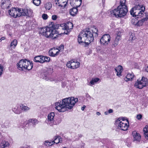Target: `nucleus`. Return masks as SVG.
Masks as SVG:
<instances>
[{"mask_svg":"<svg viewBox=\"0 0 148 148\" xmlns=\"http://www.w3.org/2000/svg\"><path fill=\"white\" fill-rule=\"evenodd\" d=\"M98 30L96 27H93L91 32L89 29H84L78 36L77 40L79 43L84 47L88 46V44L94 40V36H97Z\"/></svg>","mask_w":148,"mask_h":148,"instance_id":"nucleus-1","label":"nucleus"},{"mask_svg":"<svg viewBox=\"0 0 148 148\" xmlns=\"http://www.w3.org/2000/svg\"><path fill=\"white\" fill-rule=\"evenodd\" d=\"M78 101L77 98L74 97L66 98L62 99L60 102L56 103L55 108L60 112H64L66 110L71 109Z\"/></svg>","mask_w":148,"mask_h":148,"instance_id":"nucleus-2","label":"nucleus"},{"mask_svg":"<svg viewBox=\"0 0 148 148\" xmlns=\"http://www.w3.org/2000/svg\"><path fill=\"white\" fill-rule=\"evenodd\" d=\"M126 1V0H121L120 4L117 8L110 11L111 16L114 15L117 18L123 17L125 16L128 12Z\"/></svg>","mask_w":148,"mask_h":148,"instance_id":"nucleus-3","label":"nucleus"},{"mask_svg":"<svg viewBox=\"0 0 148 148\" xmlns=\"http://www.w3.org/2000/svg\"><path fill=\"white\" fill-rule=\"evenodd\" d=\"M52 24V23H51V26L49 25V27L42 28L40 32V33L47 38H53V39H55L56 38L57 35L56 36H54V35L57 34L58 32L56 29V27Z\"/></svg>","mask_w":148,"mask_h":148,"instance_id":"nucleus-4","label":"nucleus"},{"mask_svg":"<svg viewBox=\"0 0 148 148\" xmlns=\"http://www.w3.org/2000/svg\"><path fill=\"white\" fill-rule=\"evenodd\" d=\"M145 7L142 5L138 4L135 5L131 10V14L137 18H141L144 16Z\"/></svg>","mask_w":148,"mask_h":148,"instance_id":"nucleus-5","label":"nucleus"},{"mask_svg":"<svg viewBox=\"0 0 148 148\" xmlns=\"http://www.w3.org/2000/svg\"><path fill=\"white\" fill-rule=\"evenodd\" d=\"M33 64L30 61L27 59L21 60L17 64V68L21 71L25 70H30L33 68Z\"/></svg>","mask_w":148,"mask_h":148,"instance_id":"nucleus-6","label":"nucleus"},{"mask_svg":"<svg viewBox=\"0 0 148 148\" xmlns=\"http://www.w3.org/2000/svg\"><path fill=\"white\" fill-rule=\"evenodd\" d=\"M128 123L125 122L123 120H121L120 118L118 119L115 122V125L119 129L123 131L127 130L129 126V123L127 120Z\"/></svg>","mask_w":148,"mask_h":148,"instance_id":"nucleus-7","label":"nucleus"},{"mask_svg":"<svg viewBox=\"0 0 148 148\" xmlns=\"http://www.w3.org/2000/svg\"><path fill=\"white\" fill-rule=\"evenodd\" d=\"M148 84L147 79L143 77L141 80L138 79L137 80L134 86L136 88L141 89L146 86Z\"/></svg>","mask_w":148,"mask_h":148,"instance_id":"nucleus-8","label":"nucleus"},{"mask_svg":"<svg viewBox=\"0 0 148 148\" xmlns=\"http://www.w3.org/2000/svg\"><path fill=\"white\" fill-rule=\"evenodd\" d=\"M110 40V36L109 34H107L102 36L100 40V42L102 45H106Z\"/></svg>","mask_w":148,"mask_h":148,"instance_id":"nucleus-9","label":"nucleus"},{"mask_svg":"<svg viewBox=\"0 0 148 148\" xmlns=\"http://www.w3.org/2000/svg\"><path fill=\"white\" fill-rule=\"evenodd\" d=\"M19 8H12L8 10V12L10 16L14 18L20 17L19 12L20 10H18Z\"/></svg>","mask_w":148,"mask_h":148,"instance_id":"nucleus-10","label":"nucleus"},{"mask_svg":"<svg viewBox=\"0 0 148 148\" xmlns=\"http://www.w3.org/2000/svg\"><path fill=\"white\" fill-rule=\"evenodd\" d=\"M52 73L51 69H49L46 71L44 72L42 74L43 78L47 81H52L53 79L50 77V75Z\"/></svg>","mask_w":148,"mask_h":148,"instance_id":"nucleus-11","label":"nucleus"},{"mask_svg":"<svg viewBox=\"0 0 148 148\" xmlns=\"http://www.w3.org/2000/svg\"><path fill=\"white\" fill-rule=\"evenodd\" d=\"M80 63L78 62H75L71 60L68 62L66 64L67 67L71 69H75L78 68L79 66Z\"/></svg>","mask_w":148,"mask_h":148,"instance_id":"nucleus-12","label":"nucleus"},{"mask_svg":"<svg viewBox=\"0 0 148 148\" xmlns=\"http://www.w3.org/2000/svg\"><path fill=\"white\" fill-rule=\"evenodd\" d=\"M55 114L53 112H51L47 116V123L52 125L54 121Z\"/></svg>","mask_w":148,"mask_h":148,"instance_id":"nucleus-13","label":"nucleus"},{"mask_svg":"<svg viewBox=\"0 0 148 148\" xmlns=\"http://www.w3.org/2000/svg\"><path fill=\"white\" fill-rule=\"evenodd\" d=\"M58 49L54 47L50 49L49 51V55L52 57L56 56L59 53V51H56Z\"/></svg>","mask_w":148,"mask_h":148,"instance_id":"nucleus-14","label":"nucleus"},{"mask_svg":"<svg viewBox=\"0 0 148 148\" xmlns=\"http://www.w3.org/2000/svg\"><path fill=\"white\" fill-rule=\"evenodd\" d=\"M132 135L133 137L134 141V142H139L140 140L141 136L135 131L132 132Z\"/></svg>","mask_w":148,"mask_h":148,"instance_id":"nucleus-15","label":"nucleus"},{"mask_svg":"<svg viewBox=\"0 0 148 148\" xmlns=\"http://www.w3.org/2000/svg\"><path fill=\"white\" fill-rule=\"evenodd\" d=\"M10 2L8 0H2L1 1V7L3 9H7L9 7Z\"/></svg>","mask_w":148,"mask_h":148,"instance_id":"nucleus-16","label":"nucleus"},{"mask_svg":"<svg viewBox=\"0 0 148 148\" xmlns=\"http://www.w3.org/2000/svg\"><path fill=\"white\" fill-rule=\"evenodd\" d=\"M10 123L9 121L5 120L3 119L1 120L0 125L3 128H8L10 126Z\"/></svg>","mask_w":148,"mask_h":148,"instance_id":"nucleus-17","label":"nucleus"},{"mask_svg":"<svg viewBox=\"0 0 148 148\" xmlns=\"http://www.w3.org/2000/svg\"><path fill=\"white\" fill-rule=\"evenodd\" d=\"M73 28V24L71 22H68L66 24L64 25V28L65 30H67V32H65L64 33L66 34H68V32L69 33L70 29H72Z\"/></svg>","mask_w":148,"mask_h":148,"instance_id":"nucleus-18","label":"nucleus"},{"mask_svg":"<svg viewBox=\"0 0 148 148\" xmlns=\"http://www.w3.org/2000/svg\"><path fill=\"white\" fill-rule=\"evenodd\" d=\"M3 137L1 136V134H0V141L2 140L0 144V148H4L9 145V143L7 141H3Z\"/></svg>","mask_w":148,"mask_h":148,"instance_id":"nucleus-19","label":"nucleus"},{"mask_svg":"<svg viewBox=\"0 0 148 148\" xmlns=\"http://www.w3.org/2000/svg\"><path fill=\"white\" fill-rule=\"evenodd\" d=\"M18 10H20V12H19L20 16H30V15L29 13L28 10L27 9H24L21 10V8H19L18 9Z\"/></svg>","mask_w":148,"mask_h":148,"instance_id":"nucleus-20","label":"nucleus"},{"mask_svg":"<svg viewBox=\"0 0 148 148\" xmlns=\"http://www.w3.org/2000/svg\"><path fill=\"white\" fill-rule=\"evenodd\" d=\"M12 111L17 114H19L22 112L21 106L17 105L15 108H12Z\"/></svg>","mask_w":148,"mask_h":148,"instance_id":"nucleus-21","label":"nucleus"},{"mask_svg":"<svg viewBox=\"0 0 148 148\" xmlns=\"http://www.w3.org/2000/svg\"><path fill=\"white\" fill-rule=\"evenodd\" d=\"M120 34L121 33L120 32H118L115 40L112 43V46H113L114 47H115L119 44V41L121 40Z\"/></svg>","mask_w":148,"mask_h":148,"instance_id":"nucleus-22","label":"nucleus"},{"mask_svg":"<svg viewBox=\"0 0 148 148\" xmlns=\"http://www.w3.org/2000/svg\"><path fill=\"white\" fill-rule=\"evenodd\" d=\"M43 58H44V56H38L34 58L33 61L36 62H40L42 63H44V61L43 60Z\"/></svg>","mask_w":148,"mask_h":148,"instance_id":"nucleus-23","label":"nucleus"},{"mask_svg":"<svg viewBox=\"0 0 148 148\" xmlns=\"http://www.w3.org/2000/svg\"><path fill=\"white\" fill-rule=\"evenodd\" d=\"M116 72L117 73L116 75L120 77L121 76V73L123 71L122 66L121 65H119L117 67L115 68Z\"/></svg>","mask_w":148,"mask_h":148,"instance_id":"nucleus-24","label":"nucleus"},{"mask_svg":"<svg viewBox=\"0 0 148 148\" xmlns=\"http://www.w3.org/2000/svg\"><path fill=\"white\" fill-rule=\"evenodd\" d=\"M134 77V74L132 73H128L126 76L124 80L126 82L132 80Z\"/></svg>","mask_w":148,"mask_h":148,"instance_id":"nucleus-25","label":"nucleus"},{"mask_svg":"<svg viewBox=\"0 0 148 148\" xmlns=\"http://www.w3.org/2000/svg\"><path fill=\"white\" fill-rule=\"evenodd\" d=\"M99 80V79L98 78H92L89 82H88L87 84L90 86H92L96 83Z\"/></svg>","mask_w":148,"mask_h":148,"instance_id":"nucleus-26","label":"nucleus"},{"mask_svg":"<svg viewBox=\"0 0 148 148\" xmlns=\"http://www.w3.org/2000/svg\"><path fill=\"white\" fill-rule=\"evenodd\" d=\"M54 143L57 144L59 143H61L62 142V138H61V137L57 135L56 136H54Z\"/></svg>","mask_w":148,"mask_h":148,"instance_id":"nucleus-27","label":"nucleus"},{"mask_svg":"<svg viewBox=\"0 0 148 148\" xmlns=\"http://www.w3.org/2000/svg\"><path fill=\"white\" fill-rule=\"evenodd\" d=\"M76 5L75 7H74L70 10V13L72 16H74L76 14L77 12V9Z\"/></svg>","mask_w":148,"mask_h":148,"instance_id":"nucleus-28","label":"nucleus"},{"mask_svg":"<svg viewBox=\"0 0 148 148\" xmlns=\"http://www.w3.org/2000/svg\"><path fill=\"white\" fill-rule=\"evenodd\" d=\"M28 123L30 125H32L34 127L38 123V121L35 119H30L28 120Z\"/></svg>","mask_w":148,"mask_h":148,"instance_id":"nucleus-29","label":"nucleus"},{"mask_svg":"<svg viewBox=\"0 0 148 148\" xmlns=\"http://www.w3.org/2000/svg\"><path fill=\"white\" fill-rule=\"evenodd\" d=\"M54 139L53 140L51 141H50L46 140L45 142L44 145L47 147L50 146L55 143H54Z\"/></svg>","mask_w":148,"mask_h":148,"instance_id":"nucleus-30","label":"nucleus"},{"mask_svg":"<svg viewBox=\"0 0 148 148\" xmlns=\"http://www.w3.org/2000/svg\"><path fill=\"white\" fill-rule=\"evenodd\" d=\"M143 132L144 136L145 137V139L147 140H148V132L147 131V128L146 127V126L143 129Z\"/></svg>","mask_w":148,"mask_h":148,"instance_id":"nucleus-31","label":"nucleus"},{"mask_svg":"<svg viewBox=\"0 0 148 148\" xmlns=\"http://www.w3.org/2000/svg\"><path fill=\"white\" fill-rule=\"evenodd\" d=\"M148 16V14L147 13H145L144 16L143 17H143V18H142L141 19L143 23L147 21L148 19V17H147Z\"/></svg>","mask_w":148,"mask_h":148,"instance_id":"nucleus-32","label":"nucleus"},{"mask_svg":"<svg viewBox=\"0 0 148 148\" xmlns=\"http://www.w3.org/2000/svg\"><path fill=\"white\" fill-rule=\"evenodd\" d=\"M21 108L22 111L23 110L25 112H27L30 109L29 108L23 105H22V106H21Z\"/></svg>","mask_w":148,"mask_h":148,"instance_id":"nucleus-33","label":"nucleus"},{"mask_svg":"<svg viewBox=\"0 0 148 148\" xmlns=\"http://www.w3.org/2000/svg\"><path fill=\"white\" fill-rule=\"evenodd\" d=\"M17 44V41L16 40H14L11 43L10 46V47L13 48H14Z\"/></svg>","mask_w":148,"mask_h":148,"instance_id":"nucleus-34","label":"nucleus"},{"mask_svg":"<svg viewBox=\"0 0 148 148\" xmlns=\"http://www.w3.org/2000/svg\"><path fill=\"white\" fill-rule=\"evenodd\" d=\"M52 4L51 3H47L45 5V8L47 10H49L51 8Z\"/></svg>","mask_w":148,"mask_h":148,"instance_id":"nucleus-35","label":"nucleus"},{"mask_svg":"<svg viewBox=\"0 0 148 148\" xmlns=\"http://www.w3.org/2000/svg\"><path fill=\"white\" fill-rule=\"evenodd\" d=\"M61 119L60 118H58L56 119L55 122H54V123H53V124L57 125L60 123L61 122Z\"/></svg>","mask_w":148,"mask_h":148,"instance_id":"nucleus-36","label":"nucleus"},{"mask_svg":"<svg viewBox=\"0 0 148 148\" xmlns=\"http://www.w3.org/2000/svg\"><path fill=\"white\" fill-rule=\"evenodd\" d=\"M33 3L36 6H38L40 3V0H33Z\"/></svg>","mask_w":148,"mask_h":148,"instance_id":"nucleus-37","label":"nucleus"},{"mask_svg":"<svg viewBox=\"0 0 148 148\" xmlns=\"http://www.w3.org/2000/svg\"><path fill=\"white\" fill-rule=\"evenodd\" d=\"M50 58L47 57H45L44 56V58H43V61L44 63L45 62H49L50 61Z\"/></svg>","mask_w":148,"mask_h":148,"instance_id":"nucleus-38","label":"nucleus"},{"mask_svg":"<svg viewBox=\"0 0 148 148\" xmlns=\"http://www.w3.org/2000/svg\"><path fill=\"white\" fill-rule=\"evenodd\" d=\"M75 1L76 4H77V3H79V5H76L77 7H79L81 4L82 0H75Z\"/></svg>","mask_w":148,"mask_h":148,"instance_id":"nucleus-39","label":"nucleus"},{"mask_svg":"<svg viewBox=\"0 0 148 148\" xmlns=\"http://www.w3.org/2000/svg\"><path fill=\"white\" fill-rule=\"evenodd\" d=\"M3 69V66L0 64V77L2 74Z\"/></svg>","mask_w":148,"mask_h":148,"instance_id":"nucleus-40","label":"nucleus"},{"mask_svg":"<svg viewBox=\"0 0 148 148\" xmlns=\"http://www.w3.org/2000/svg\"><path fill=\"white\" fill-rule=\"evenodd\" d=\"M143 22L141 20H140L138 21L136 23V25L138 26H140L142 25Z\"/></svg>","mask_w":148,"mask_h":148,"instance_id":"nucleus-41","label":"nucleus"},{"mask_svg":"<svg viewBox=\"0 0 148 148\" xmlns=\"http://www.w3.org/2000/svg\"><path fill=\"white\" fill-rule=\"evenodd\" d=\"M58 48H59L58 49V51H59V52L60 51H62V50H63L64 49V45H61L59 46Z\"/></svg>","mask_w":148,"mask_h":148,"instance_id":"nucleus-42","label":"nucleus"},{"mask_svg":"<svg viewBox=\"0 0 148 148\" xmlns=\"http://www.w3.org/2000/svg\"><path fill=\"white\" fill-rule=\"evenodd\" d=\"M42 18L44 20H46L47 19L48 16L46 14H44L42 15Z\"/></svg>","mask_w":148,"mask_h":148,"instance_id":"nucleus-43","label":"nucleus"},{"mask_svg":"<svg viewBox=\"0 0 148 148\" xmlns=\"http://www.w3.org/2000/svg\"><path fill=\"white\" fill-rule=\"evenodd\" d=\"M142 116L141 114H139L137 115L136 118L138 120H140L142 118Z\"/></svg>","mask_w":148,"mask_h":148,"instance_id":"nucleus-44","label":"nucleus"},{"mask_svg":"<svg viewBox=\"0 0 148 148\" xmlns=\"http://www.w3.org/2000/svg\"><path fill=\"white\" fill-rule=\"evenodd\" d=\"M67 84L66 82H62V86L63 88H64L66 85Z\"/></svg>","mask_w":148,"mask_h":148,"instance_id":"nucleus-45","label":"nucleus"},{"mask_svg":"<svg viewBox=\"0 0 148 148\" xmlns=\"http://www.w3.org/2000/svg\"><path fill=\"white\" fill-rule=\"evenodd\" d=\"M57 16L55 15H53L52 16V20H55L56 19Z\"/></svg>","mask_w":148,"mask_h":148,"instance_id":"nucleus-46","label":"nucleus"},{"mask_svg":"<svg viewBox=\"0 0 148 148\" xmlns=\"http://www.w3.org/2000/svg\"><path fill=\"white\" fill-rule=\"evenodd\" d=\"M113 110L112 109H110L109 110L108 112V113H112L113 112Z\"/></svg>","mask_w":148,"mask_h":148,"instance_id":"nucleus-47","label":"nucleus"},{"mask_svg":"<svg viewBox=\"0 0 148 148\" xmlns=\"http://www.w3.org/2000/svg\"><path fill=\"white\" fill-rule=\"evenodd\" d=\"M86 107V106H85V105H84L83 106V107H82V108H81V110H82V111H83L84 110V109Z\"/></svg>","mask_w":148,"mask_h":148,"instance_id":"nucleus-48","label":"nucleus"},{"mask_svg":"<svg viewBox=\"0 0 148 148\" xmlns=\"http://www.w3.org/2000/svg\"><path fill=\"white\" fill-rule=\"evenodd\" d=\"M66 3H65V4L64 5V6H63L62 5H60V4H59V5H58V6H60L61 7H64V8H65V7H66Z\"/></svg>","mask_w":148,"mask_h":148,"instance_id":"nucleus-49","label":"nucleus"},{"mask_svg":"<svg viewBox=\"0 0 148 148\" xmlns=\"http://www.w3.org/2000/svg\"><path fill=\"white\" fill-rule=\"evenodd\" d=\"M5 38L4 37H1L0 39V42H1L2 40L5 39Z\"/></svg>","mask_w":148,"mask_h":148,"instance_id":"nucleus-50","label":"nucleus"},{"mask_svg":"<svg viewBox=\"0 0 148 148\" xmlns=\"http://www.w3.org/2000/svg\"><path fill=\"white\" fill-rule=\"evenodd\" d=\"M86 97L87 98H88V97H89L90 98H91V97L89 95H88V93H87V94H86Z\"/></svg>","mask_w":148,"mask_h":148,"instance_id":"nucleus-51","label":"nucleus"},{"mask_svg":"<svg viewBox=\"0 0 148 148\" xmlns=\"http://www.w3.org/2000/svg\"><path fill=\"white\" fill-rule=\"evenodd\" d=\"M96 114L98 115H99L101 114V113L99 112H96Z\"/></svg>","mask_w":148,"mask_h":148,"instance_id":"nucleus-52","label":"nucleus"},{"mask_svg":"<svg viewBox=\"0 0 148 148\" xmlns=\"http://www.w3.org/2000/svg\"><path fill=\"white\" fill-rule=\"evenodd\" d=\"M145 70L148 72V66L145 68Z\"/></svg>","mask_w":148,"mask_h":148,"instance_id":"nucleus-53","label":"nucleus"},{"mask_svg":"<svg viewBox=\"0 0 148 148\" xmlns=\"http://www.w3.org/2000/svg\"><path fill=\"white\" fill-rule=\"evenodd\" d=\"M108 112H104V114L105 115H107L108 113Z\"/></svg>","mask_w":148,"mask_h":148,"instance_id":"nucleus-54","label":"nucleus"},{"mask_svg":"<svg viewBox=\"0 0 148 148\" xmlns=\"http://www.w3.org/2000/svg\"><path fill=\"white\" fill-rule=\"evenodd\" d=\"M20 148H29V147H20Z\"/></svg>","mask_w":148,"mask_h":148,"instance_id":"nucleus-55","label":"nucleus"},{"mask_svg":"<svg viewBox=\"0 0 148 148\" xmlns=\"http://www.w3.org/2000/svg\"><path fill=\"white\" fill-rule=\"evenodd\" d=\"M82 135H81V134H80V135H79V137L80 138H81L82 137Z\"/></svg>","mask_w":148,"mask_h":148,"instance_id":"nucleus-56","label":"nucleus"},{"mask_svg":"<svg viewBox=\"0 0 148 148\" xmlns=\"http://www.w3.org/2000/svg\"><path fill=\"white\" fill-rule=\"evenodd\" d=\"M132 38V39H131V40H132L133 39V36H130V38Z\"/></svg>","mask_w":148,"mask_h":148,"instance_id":"nucleus-57","label":"nucleus"},{"mask_svg":"<svg viewBox=\"0 0 148 148\" xmlns=\"http://www.w3.org/2000/svg\"><path fill=\"white\" fill-rule=\"evenodd\" d=\"M70 4H71V5L72 6H73V5H72L73 3H72V2H70Z\"/></svg>","mask_w":148,"mask_h":148,"instance_id":"nucleus-58","label":"nucleus"},{"mask_svg":"<svg viewBox=\"0 0 148 148\" xmlns=\"http://www.w3.org/2000/svg\"><path fill=\"white\" fill-rule=\"evenodd\" d=\"M59 1V0H55V1H57V2H58Z\"/></svg>","mask_w":148,"mask_h":148,"instance_id":"nucleus-59","label":"nucleus"}]
</instances>
